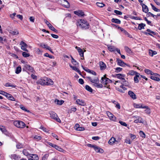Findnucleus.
Masks as SVG:
<instances>
[{"mask_svg":"<svg viewBox=\"0 0 160 160\" xmlns=\"http://www.w3.org/2000/svg\"><path fill=\"white\" fill-rule=\"evenodd\" d=\"M11 95L9 93L6 92L5 93L4 95V96H5L8 99L9 97L11 96Z\"/></svg>","mask_w":160,"mask_h":160,"instance_id":"052dcab7","label":"nucleus"},{"mask_svg":"<svg viewBox=\"0 0 160 160\" xmlns=\"http://www.w3.org/2000/svg\"><path fill=\"white\" fill-rule=\"evenodd\" d=\"M115 72L116 73H118L120 72L122 70V68L120 67L116 68H115Z\"/></svg>","mask_w":160,"mask_h":160,"instance_id":"09e8293b","label":"nucleus"},{"mask_svg":"<svg viewBox=\"0 0 160 160\" xmlns=\"http://www.w3.org/2000/svg\"><path fill=\"white\" fill-rule=\"evenodd\" d=\"M69 66L70 67V68H71L73 70H74L75 71L77 72L79 74V75L82 76L80 71L79 70V69L78 68H77L75 66H72L71 64L69 65Z\"/></svg>","mask_w":160,"mask_h":160,"instance_id":"a211bd4d","label":"nucleus"},{"mask_svg":"<svg viewBox=\"0 0 160 160\" xmlns=\"http://www.w3.org/2000/svg\"><path fill=\"white\" fill-rule=\"evenodd\" d=\"M146 26L145 24L141 23L138 24V28L139 30H141L142 29L144 28V27Z\"/></svg>","mask_w":160,"mask_h":160,"instance_id":"c756f323","label":"nucleus"},{"mask_svg":"<svg viewBox=\"0 0 160 160\" xmlns=\"http://www.w3.org/2000/svg\"><path fill=\"white\" fill-rule=\"evenodd\" d=\"M140 76V74L139 73H138V74H136L135 76L134 77V81L135 83H138L139 82V80L138 78H139Z\"/></svg>","mask_w":160,"mask_h":160,"instance_id":"cd10ccee","label":"nucleus"},{"mask_svg":"<svg viewBox=\"0 0 160 160\" xmlns=\"http://www.w3.org/2000/svg\"><path fill=\"white\" fill-rule=\"evenodd\" d=\"M150 77V78L154 81H160V75L157 73H154Z\"/></svg>","mask_w":160,"mask_h":160,"instance_id":"39448f33","label":"nucleus"},{"mask_svg":"<svg viewBox=\"0 0 160 160\" xmlns=\"http://www.w3.org/2000/svg\"><path fill=\"white\" fill-rule=\"evenodd\" d=\"M10 158L12 159H14V160H19L21 158L19 156L17 155L16 154L11 155Z\"/></svg>","mask_w":160,"mask_h":160,"instance_id":"aec40b11","label":"nucleus"},{"mask_svg":"<svg viewBox=\"0 0 160 160\" xmlns=\"http://www.w3.org/2000/svg\"><path fill=\"white\" fill-rule=\"evenodd\" d=\"M46 78H45L43 79H41L38 80L37 82V83L38 84H40L42 85H46Z\"/></svg>","mask_w":160,"mask_h":160,"instance_id":"1a4fd4ad","label":"nucleus"},{"mask_svg":"<svg viewBox=\"0 0 160 160\" xmlns=\"http://www.w3.org/2000/svg\"><path fill=\"white\" fill-rule=\"evenodd\" d=\"M118 29H120L121 31L122 32H123V33L126 35H129V33L124 29L120 27H118Z\"/></svg>","mask_w":160,"mask_h":160,"instance_id":"7c9ffc66","label":"nucleus"},{"mask_svg":"<svg viewBox=\"0 0 160 160\" xmlns=\"http://www.w3.org/2000/svg\"><path fill=\"white\" fill-rule=\"evenodd\" d=\"M96 4L100 8L103 7L105 6V4L104 3L98 2H97Z\"/></svg>","mask_w":160,"mask_h":160,"instance_id":"8fccbe9b","label":"nucleus"},{"mask_svg":"<svg viewBox=\"0 0 160 160\" xmlns=\"http://www.w3.org/2000/svg\"><path fill=\"white\" fill-rule=\"evenodd\" d=\"M124 49L127 52L129 53H130L131 52V50L128 47L126 46H125Z\"/></svg>","mask_w":160,"mask_h":160,"instance_id":"864d4df0","label":"nucleus"},{"mask_svg":"<svg viewBox=\"0 0 160 160\" xmlns=\"http://www.w3.org/2000/svg\"><path fill=\"white\" fill-rule=\"evenodd\" d=\"M142 7V11L145 12V13H147L149 11L148 7L144 4V5Z\"/></svg>","mask_w":160,"mask_h":160,"instance_id":"c85d7f7f","label":"nucleus"},{"mask_svg":"<svg viewBox=\"0 0 160 160\" xmlns=\"http://www.w3.org/2000/svg\"><path fill=\"white\" fill-rule=\"evenodd\" d=\"M21 67L20 66H18L16 68L15 71V73L17 74H19L21 72Z\"/></svg>","mask_w":160,"mask_h":160,"instance_id":"a19ab883","label":"nucleus"},{"mask_svg":"<svg viewBox=\"0 0 160 160\" xmlns=\"http://www.w3.org/2000/svg\"><path fill=\"white\" fill-rule=\"evenodd\" d=\"M150 5L152 6V9L153 10H154L155 11L157 12H160V10L159 9H157L152 3H151Z\"/></svg>","mask_w":160,"mask_h":160,"instance_id":"a18cd8bd","label":"nucleus"},{"mask_svg":"<svg viewBox=\"0 0 160 160\" xmlns=\"http://www.w3.org/2000/svg\"><path fill=\"white\" fill-rule=\"evenodd\" d=\"M49 156L48 154H45L42 157V160H48V158Z\"/></svg>","mask_w":160,"mask_h":160,"instance_id":"603ef678","label":"nucleus"},{"mask_svg":"<svg viewBox=\"0 0 160 160\" xmlns=\"http://www.w3.org/2000/svg\"><path fill=\"white\" fill-rule=\"evenodd\" d=\"M33 70V68L28 64H26L24 65V67L22 68V71L32 70Z\"/></svg>","mask_w":160,"mask_h":160,"instance_id":"ddd939ff","label":"nucleus"},{"mask_svg":"<svg viewBox=\"0 0 160 160\" xmlns=\"http://www.w3.org/2000/svg\"><path fill=\"white\" fill-rule=\"evenodd\" d=\"M77 26H80L82 29H87L89 28L88 23L84 20L81 19L77 23Z\"/></svg>","mask_w":160,"mask_h":160,"instance_id":"f257e3e1","label":"nucleus"},{"mask_svg":"<svg viewBox=\"0 0 160 160\" xmlns=\"http://www.w3.org/2000/svg\"><path fill=\"white\" fill-rule=\"evenodd\" d=\"M4 86L6 87H11L13 88H15L16 87V85H15L14 84H11L9 82H7L5 83L4 85Z\"/></svg>","mask_w":160,"mask_h":160,"instance_id":"e433bc0d","label":"nucleus"},{"mask_svg":"<svg viewBox=\"0 0 160 160\" xmlns=\"http://www.w3.org/2000/svg\"><path fill=\"white\" fill-rule=\"evenodd\" d=\"M116 48H115L114 46H109L108 47V50L110 51V52H114V51H116Z\"/></svg>","mask_w":160,"mask_h":160,"instance_id":"2f4dec72","label":"nucleus"},{"mask_svg":"<svg viewBox=\"0 0 160 160\" xmlns=\"http://www.w3.org/2000/svg\"><path fill=\"white\" fill-rule=\"evenodd\" d=\"M114 12L115 13L117 14L118 15H122V12H121L116 10H114Z\"/></svg>","mask_w":160,"mask_h":160,"instance_id":"4d7b16f0","label":"nucleus"},{"mask_svg":"<svg viewBox=\"0 0 160 160\" xmlns=\"http://www.w3.org/2000/svg\"><path fill=\"white\" fill-rule=\"evenodd\" d=\"M146 31L147 32H143V33L145 35H146L147 36L149 35L150 36H153V35H152V34L154 35H155L156 34V33L155 32L153 31H152L151 30H150L149 29H147Z\"/></svg>","mask_w":160,"mask_h":160,"instance_id":"6e6552de","label":"nucleus"},{"mask_svg":"<svg viewBox=\"0 0 160 160\" xmlns=\"http://www.w3.org/2000/svg\"><path fill=\"white\" fill-rule=\"evenodd\" d=\"M51 135H52V137H53V138H56L57 140H58L59 139L58 138V136L57 135H56L55 133H52Z\"/></svg>","mask_w":160,"mask_h":160,"instance_id":"bf43d9fd","label":"nucleus"},{"mask_svg":"<svg viewBox=\"0 0 160 160\" xmlns=\"http://www.w3.org/2000/svg\"><path fill=\"white\" fill-rule=\"evenodd\" d=\"M16 147L18 149H20L23 147V145L21 144H18L16 145Z\"/></svg>","mask_w":160,"mask_h":160,"instance_id":"69168bd1","label":"nucleus"},{"mask_svg":"<svg viewBox=\"0 0 160 160\" xmlns=\"http://www.w3.org/2000/svg\"><path fill=\"white\" fill-rule=\"evenodd\" d=\"M76 48L77 49V50L79 55L82 57H84V52L80 48L78 47L77 46L76 47Z\"/></svg>","mask_w":160,"mask_h":160,"instance_id":"4be33fe9","label":"nucleus"},{"mask_svg":"<svg viewBox=\"0 0 160 160\" xmlns=\"http://www.w3.org/2000/svg\"><path fill=\"white\" fill-rule=\"evenodd\" d=\"M78 82L81 84H83L84 83L83 80L82 78H80L79 79Z\"/></svg>","mask_w":160,"mask_h":160,"instance_id":"338daca9","label":"nucleus"},{"mask_svg":"<svg viewBox=\"0 0 160 160\" xmlns=\"http://www.w3.org/2000/svg\"><path fill=\"white\" fill-rule=\"evenodd\" d=\"M119 122L122 125L125 127H126L127 126V124L124 122L122 121H119Z\"/></svg>","mask_w":160,"mask_h":160,"instance_id":"680f3d73","label":"nucleus"},{"mask_svg":"<svg viewBox=\"0 0 160 160\" xmlns=\"http://www.w3.org/2000/svg\"><path fill=\"white\" fill-rule=\"evenodd\" d=\"M107 114L108 117L111 120H112L113 121H115L116 120V118L113 115L112 113H111L109 112H107Z\"/></svg>","mask_w":160,"mask_h":160,"instance_id":"f8f14e48","label":"nucleus"},{"mask_svg":"<svg viewBox=\"0 0 160 160\" xmlns=\"http://www.w3.org/2000/svg\"><path fill=\"white\" fill-rule=\"evenodd\" d=\"M14 125L17 127L19 128H23L25 127L26 125L22 121H16L13 122Z\"/></svg>","mask_w":160,"mask_h":160,"instance_id":"f03ea898","label":"nucleus"},{"mask_svg":"<svg viewBox=\"0 0 160 160\" xmlns=\"http://www.w3.org/2000/svg\"><path fill=\"white\" fill-rule=\"evenodd\" d=\"M139 133L140 136L142 137L143 138H145V135L142 131H140Z\"/></svg>","mask_w":160,"mask_h":160,"instance_id":"6e6d98bb","label":"nucleus"},{"mask_svg":"<svg viewBox=\"0 0 160 160\" xmlns=\"http://www.w3.org/2000/svg\"><path fill=\"white\" fill-rule=\"evenodd\" d=\"M74 13L76 15H77L79 16H83L84 15V14L83 12L82 11L79 10L78 11H74Z\"/></svg>","mask_w":160,"mask_h":160,"instance_id":"6ab92c4d","label":"nucleus"},{"mask_svg":"<svg viewBox=\"0 0 160 160\" xmlns=\"http://www.w3.org/2000/svg\"><path fill=\"white\" fill-rule=\"evenodd\" d=\"M138 73L136 71H134L133 70H131L129 71V74L131 75H134L136 74H138Z\"/></svg>","mask_w":160,"mask_h":160,"instance_id":"49530a36","label":"nucleus"},{"mask_svg":"<svg viewBox=\"0 0 160 160\" xmlns=\"http://www.w3.org/2000/svg\"><path fill=\"white\" fill-rule=\"evenodd\" d=\"M22 55L23 57L25 58H27L29 57L30 56V54L26 52H23L22 53Z\"/></svg>","mask_w":160,"mask_h":160,"instance_id":"3c124183","label":"nucleus"},{"mask_svg":"<svg viewBox=\"0 0 160 160\" xmlns=\"http://www.w3.org/2000/svg\"><path fill=\"white\" fill-rule=\"evenodd\" d=\"M44 56L45 57H48L50 58L54 59V57L53 56L49 55L48 53H45Z\"/></svg>","mask_w":160,"mask_h":160,"instance_id":"de8ad7c7","label":"nucleus"},{"mask_svg":"<svg viewBox=\"0 0 160 160\" xmlns=\"http://www.w3.org/2000/svg\"><path fill=\"white\" fill-rule=\"evenodd\" d=\"M106 76V74L104 75L103 77H102L101 80V82L103 84L107 85L112 82L111 80L107 78Z\"/></svg>","mask_w":160,"mask_h":160,"instance_id":"20e7f679","label":"nucleus"},{"mask_svg":"<svg viewBox=\"0 0 160 160\" xmlns=\"http://www.w3.org/2000/svg\"><path fill=\"white\" fill-rule=\"evenodd\" d=\"M128 94L129 96L133 99H136V96L134 93L131 91H129L128 92Z\"/></svg>","mask_w":160,"mask_h":160,"instance_id":"dca6fc26","label":"nucleus"},{"mask_svg":"<svg viewBox=\"0 0 160 160\" xmlns=\"http://www.w3.org/2000/svg\"><path fill=\"white\" fill-rule=\"evenodd\" d=\"M71 62L72 63L74 64V65H77L78 64V63L77 62V61L75 60L74 59L73 60L71 61Z\"/></svg>","mask_w":160,"mask_h":160,"instance_id":"e2e57ef3","label":"nucleus"},{"mask_svg":"<svg viewBox=\"0 0 160 160\" xmlns=\"http://www.w3.org/2000/svg\"><path fill=\"white\" fill-rule=\"evenodd\" d=\"M46 85H52L53 84V81L50 79L48 78H46Z\"/></svg>","mask_w":160,"mask_h":160,"instance_id":"393cba45","label":"nucleus"},{"mask_svg":"<svg viewBox=\"0 0 160 160\" xmlns=\"http://www.w3.org/2000/svg\"><path fill=\"white\" fill-rule=\"evenodd\" d=\"M0 130L5 135H7L8 134V132L6 128L3 126L0 127Z\"/></svg>","mask_w":160,"mask_h":160,"instance_id":"412c9836","label":"nucleus"},{"mask_svg":"<svg viewBox=\"0 0 160 160\" xmlns=\"http://www.w3.org/2000/svg\"><path fill=\"white\" fill-rule=\"evenodd\" d=\"M55 102L58 105H61L64 102V101L63 100H59L58 99H56L55 101Z\"/></svg>","mask_w":160,"mask_h":160,"instance_id":"c9c22d12","label":"nucleus"},{"mask_svg":"<svg viewBox=\"0 0 160 160\" xmlns=\"http://www.w3.org/2000/svg\"><path fill=\"white\" fill-rule=\"evenodd\" d=\"M87 78L89 80V81L92 83H95L96 82H99V80L98 78L96 77L94 79H92L91 77H88Z\"/></svg>","mask_w":160,"mask_h":160,"instance_id":"f3484780","label":"nucleus"},{"mask_svg":"<svg viewBox=\"0 0 160 160\" xmlns=\"http://www.w3.org/2000/svg\"><path fill=\"white\" fill-rule=\"evenodd\" d=\"M48 28L50 30L54 31V32L56 33L58 32V31L56 29H55L51 24L49 25V26L48 27Z\"/></svg>","mask_w":160,"mask_h":160,"instance_id":"4c0bfd02","label":"nucleus"},{"mask_svg":"<svg viewBox=\"0 0 160 160\" xmlns=\"http://www.w3.org/2000/svg\"><path fill=\"white\" fill-rule=\"evenodd\" d=\"M99 64L101 70H105L106 69V66L105 64L102 61L100 62Z\"/></svg>","mask_w":160,"mask_h":160,"instance_id":"2eb2a0df","label":"nucleus"},{"mask_svg":"<svg viewBox=\"0 0 160 160\" xmlns=\"http://www.w3.org/2000/svg\"><path fill=\"white\" fill-rule=\"evenodd\" d=\"M125 74H121L120 73L116 74L115 75V77H117V78L122 79L123 78L125 77Z\"/></svg>","mask_w":160,"mask_h":160,"instance_id":"5701e85b","label":"nucleus"},{"mask_svg":"<svg viewBox=\"0 0 160 160\" xmlns=\"http://www.w3.org/2000/svg\"><path fill=\"white\" fill-rule=\"evenodd\" d=\"M40 46L42 48L46 49H47L49 47L48 46L47 44H44L43 43H41L40 44Z\"/></svg>","mask_w":160,"mask_h":160,"instance_id":"37998d69","label":"nucleus"},{"mask_svg":"<svg viewBox=\"0 0 160 160\" xmlns=\"http://www.w3.org/2000/svg\"><path fill=\"white\" fill-rule=\"evenodd\" d=\"M21 46V48L23 50L28 52V50L26 49L28 47V45L24 42L22 41L20 43Z\"/></svg>","mask_w":160,"mask_h":160,"instance_id":"423d86ee","label":"nucleus"},{"mask_svg":"<svg viewBox=\"0 0 160 160\" xmlns=\"http://www.w3.org/2000/svg\"><path fill=\"white\" fill-rule=\"evenodd\" d=\"M22 153L24 155L27 157L29 156H30V153H29L27 151V150L25 149H24L23 150Z\"/></svg>","mask_w":160,"mask_h":160,"instance_id":"c03bdc74","label":"nucleus"},{"mask_svg":"<svg viewBox=\"0 0 160 160\" xmlns=\"http://www.w3.org/2000/svg\"><path fill=\"white\" fill-rule=\"evenodd\" d=\"M145 72L148 74H150L152 75L154 72H152L151 70L148 69H144Z\"/></svg>","mask_w":160,"mask_h":160,"instance_id":"f704fd0d","label":"nucleus"},{"mask_svg":"<svg viewBox=\"0 0 160 160\" xmlns=\"http://www.w3.org/2000/svg\"><path fill=\"white\" fill-rule=\"evenodd\" d=\"M20 108L22 109V110L25 111L27 112H29L30 111L29 110L27 109L23 105H21L20 106Z\"/></svg>","mask_w":160,"mask_h":160,"instance_id":"5fc2aeb1","label":"nucleus"},{"mask_svg":"<svg viewBox=\"0 0 160 160\" xmlns=\"http://www.w3.org/2000/svg\"><path fill=\"white\" fill-rule=\"evenodd\" d=\"M50 117L57 122H61V120L60 118H58L57 114L53 111H51L50 112Z\"/></svg>","mask_w":160,"mask_h":160,"instance_id":"7ed1b4c3","label":"nucleus"},{"mask_svg":"<svg viewBox=\"0 0 160 160\" xmlns=\"http://www.w3.org/2000/svg\"><path fill=\"white\" fill-rule=\"evenodd\" d=\"M76 103L77 104L82 106H85L86 104L84 101L79 99H78L76 101Z\"/></svg>","mask_w":160,"mask_h":160,"instance_id":"9b49d317","label":"nucleus"},{"mask_svg":"<svg viewBox=\"0 0 160 160\" xmlns=\"http://www.w3.org/2000/svg\"><path fill=\"white\" fill-rule=\"evenodd\" d=\"M10 33L13 35H17L19 34V32L17 30H11Z\"/></svg>","mask_w":160,"mask_h":160,"instance_id":"ea45409f","label":"nucleus"},{"mask_svg":"<svg viewBox=\"0 0 160 160\" xmlns=\"http://www.w3.org/2000/svg\"><path fill=\"white\" fill-rule=\"evenodd\" d=\"M85 88L86 90L90 92H92V89L91 87L88 85H86Z\"/></svg>","mask_w":160,"mask_h":160,"instance_id":"58836bf2","label":"nucleus"},{"mask_svg":"<svg viewBox=\"0 0 160 160\" xmlns=\"http://www.w3.org/2000/svg\"><path fill=\"white\" fill-rule=\"evenodd\" d=\"M116 61L117 62L118 64L120 66L124 67L125 66V65L127 66V64L126 63H124L123 61L120 60L119 58H116Z\"/></svg>","mask_w":160,"mask_h":160,"instance_id":"0eeeda50","label":"nucleus"},{"mask_svg":"<svg viewBox=\"0 0 160 160\" xmlns=\"http://www.w3.org/2000/svg\"><path fill=\"white\" fill-rule=\"evenodd\" d=\"M94 150L95 152L97 153H102L104 152L103 150L102 149L96 145H95L94 148Z\"/></svg>","mask_w":160,"mask_h":160,"instance_id":"9d476101","label":"nucleus"},{"mask_svg":"<svg viewBox=\"0 0 160 160\" xmlns=\"http://www.w3.org/2000/svg\"><path fill=\"white\" fill-rule=\"evenodd\" d=\"M116 139L114 137H112L109 140L108 143L109 144L112 145L115 142H117Z\"/></svg>","mask_w":160,"mask_h":160,"instance_id":"bb28decb","label":"nucleus"},{"mask_svg":"<svg viewBox=\"0 0 160 160\" xmlns=\"http://www.w3.org/2000/svg\"><path fill=\"white\" fill-rule=\"evenodd\" d=\"M54 146L55 147L54 148H55L60 152H63L64 151V150L62 148L56 145V146Z\"/></svg>","mask_w":160,"mask_h":160,"instance_id":"79ce46f5","label":"nucleus"},{"mask_svg":"<svg viewBox=\"0 0 160 160\" xmlns=\"http://www.w3.org/2000/svg\"><path fill=\"white\" fill-rule=\"evenodd\" d=\"M40 128L44 132H48V131L47 129L46 128H45L43 126H41Z\"/></svg>","mask_w":160,"mask_h":160,"instance_id":"0e129e2a","label":"nucleus"},{"mask_svg":"<svg viewBox=\"0 0 160 160\" xmlns=\"http://www.w3.org/2000/svg\"><path fill=\"white\" fill-rule=\"evenodd\" d=\"M111 21L112 22H114L118 24H120L121 23V21L120 20L115 18H112L111 19Z\"/></svg>","mask_w":160,"mask_h":160,"instance_id":"a878e982","label":"nucleus"},{"mask_svg":"<svg viewBox=\"0 0 160 160\" xmlns=\"http://www.w3.org/2000/svg\"><path fill=\"white\" fill-rule=\"evenodd\" d=\"M157 54L156 51L150 50L149 51V54L150 56L152 57L154 55Z\"/></svg>","mask_w":160,"mask_h":160,"instance_id":"473e14b6","label":"nucleus"},{"mask_svg":"<svg viewBox=\"0 0 160 160\" xmlns=\"http://www.w3.org/2000/svg\"><path fill=\"white\" fill-rule=\"evenodd\" d=\"M30 159H32L33 160H38L39 158L38 156L36 154H30Z\"/></svg>","mask_w":160,"mask_h":160,"instance_id":"4468645a","label":"nucleus"},{"mask_svg":"<svg viewBox=\"0 0 160 160\" xmlns=\"http://www.w3.org/2000/svg\"><path fill=\"white\" fill-rule=\"evenodd\" d=\"M136 108H146L148 109V106H143L142 105L140 104H137L136 105Z\"/></svg>","mask_w":160,"mask_h":160,"instance_id":"72a5a7b5","label":"nucleus"},{"mask_svg":"<svg viewBox=\"0 0 160 160\" xmlns=\"http://www.w3.org/2000/svg\"><path fill=\"white\" fill-rule=\"evenodd\" d=\"M135 117L136 118V119L134 121V122L136 123L138 122L142 123V121L141 120L142 119L140 117L138 116H135Z\"/></svg>","mask_w":160,"mask_h":160,"instance_id":"b1692460","label":"nucleus"},{"mask_svg":"<svg viewBox=\"0 0 160 160\" xmlns=\"http://www.w3.org/2000/svg\"><path fill=\"white\" fill-rule=\"evenodd\" d=\"M130 18L132 19H134L135 20H141L142 19L139 17H135L134 16H131L130 17Z\"/></svg>","mask_w":160,"mask_h":160,"instance_id":"13d9d810","label":"nucleus"},{"mask_svg":"<svg viewBox=\"0 0 160 160\" xmlns=\"http://www.w3.org/2000/svg\"><path fill=\"white\" fill-rule=\"evenodd\" d=\"M34 138L38 140H40L41 139L42 137L41 136L36 135L35 136H34Z\"/></svg>","mask_w":160,"mask_h":160,"instance_id":"774afa93","label":"nucleus"}]
</instances>
